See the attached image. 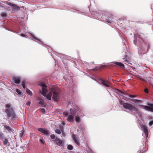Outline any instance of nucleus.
Returning a JSON list of instances; mask_svg holds the SVG:
<instances>
[{"label":"nucleus","instance_id":"38","mask_svg":"<svg viewBox=\"0 0 153 153\" xmlns=\"http://www.w3.org/2000/svg\"><path fill=\"white\" fill-rule=\"evenodd\" d=\"M119 92L120 94H124V93L123 92H122V91H120L119 90H117Z\"/></svg>","mask_w":153,"mask_h":153},{"label":"nucleus","instance_id":"3","mask_svg":"<svg viewBox=\"0 0 153 153\" xmlns=\"http://www.w3.org/2000/svg\"><path fill=\"white\" fill-rule=\"evenodd\" d=\"M60 89L57 88L53 87L52 89V92L53 95L52 98L54 101H58L59 100V94L60 93Z\"/></svg>","mask_w":153,"mask_h":153},{"label":"nucleus","instance_id":"45","mask_svg":"<svg viewBox=\"0 0 153 153\" xmlns=\"http://www.w3.org/2000/svg\"><path fill=\"white\" fill-rule=\"evenodd\" d=\"M142 152L141 150H139L137 152V153H142Z\"/></svg>","mask_w":153,"mask_h":153},{"label":"nucleus","instance_id":"17","mask_svg":"<svg viewBox=\"0 0 153 153\" xmlns=\"http://www.w3.org/2000/svg\"><path fill=\"white\" fill-rule=\"evenodd\" d=\"M75 120L76 123H79L80 122V118L78 115H76L75 117Z\"/></svg>","mask_w":153,"mask_h":153},{"label":"nucleus","instance_id":"24","mask_svg":"<svg viewBox=\"0 0 153 153\" xmlns=\"http://www.w3.org/2000/svg\"><path fill=\"white\" fill-rule=\"evenodd\" d=\"M21 132L19 134V136L20 137H22L23 136L24 133V131H21Z\"/></svg>","mask_w":153,"mask_h":153},{"label":"nucleus","instance_id":"18","mask_svg":"<svg viewBox=\"0 0 153 153\" xmlns=\"http://www.w3.org/2000/svg\"><path fill=\"white\" fill-rule=\"evenodd\" d=\"M149 47L148 46L147 50L146 51L145 50H143L142 51H141L140 50H139V53H140L141 54H144L146 52L148 49H149Z\"/></svg>","mask_w":153,"mask_h":153},{"label":"nucleus","instance_id":"52","mask_svg":"<svg viewBox=\"0 0 153 153\" xmlns=\"http://www.w3.org/2000/svg\"><path fill=\"white\" fill-rule=\"evenodd\" d=\"M124 99L125 100H126V99Z\"/></svg>","mask_w":153,"mask_h":153},{"label":"nucleus","instance_id":"19","mask_svg":"<svg viewBox=\"0 0 153 153\" xmlns=\"http://www.w3.org/2000/svg\"><path fill=\"white\" fill-rule=\"evenodd\" d=\"M39 100H40V101L39 102V104H40L42 106L44 107V106H43L44 105V102L43 100L41 98H39Z\"/></svg>","mask_w":153,"mask_h":153},{"label":"nucleus","instance_id":"21","mask_svg":"<svg viewBox=\"0 0 153 153\" xmlns=\"http://www.w3.org/2000/svg\"><path fill=\"white\" fill-rule=\"evenodd\" d=\"M26 92L27 93L31 96L32 95V92L29 89H27L26 90Z\"/></svg>","mask_w":153,"mask_h":153},{"label":"nucleus","instance_id":"48","mask_svg":"<svg viewBox=\"0 0 153 153\" xmlns=\"http://www.w3.org/2000/svg\"><path fill=\"white\" fill-rule=\"evenodd\" d=\"M152 111L153 112V108H152Z\"/></svg>","mask_w":153,"mask_h":153},{"label":"nucleus","instance_id":"22","mask_svg":"<svg viewBox=\"0 0 153 153\" xmlns=\"http://www.w3.org/2000/svg\"><path fill=\"white\" fill-rule=\"evenodd\" d=\"M67 148L69 150H71L73 149V147L71 145H69L68 146Z\"/></svg>","mask_w":153,"mask_h":153},{"label":"nucleus","instance_id":"27","mask_svg":"<svg viewBox=\"0 0 153 153\" xmlns=\"http://www.w3.org/2000/svg\"><path fill=\"white\" fill-rule=\"evenodd\" d=\"M16 92L19 94H21V93L20 91V90L18 89H16Z\"/></svg>","mask_w":153,"mask_h":153},{"label":"nucleus","instance_id":"9","mask_svg":"<svg viewBox=\"0 0 153 153\" xmlns=\"http://www.w3.org/2000/svg\"><path fill=\"white\" fill-rule=\"evenodd\" d=\"M53 141L56 143L57 145L59 146H61L63 143V142L57 137H56L55 140Z\"/></svg>","mask_w":153,"mask_h":153},{"label":"nucleus","instance_id":"50","mask_svg":"<svg viewBox=\"0 0 153 153\" xmlns=\"http://www.w3.org/2000/svg\"><path fill=\"white\" fill-rule=\"evenodd\" d=\"M102 67H106V66L105 65H103L102 66Z\"/></svg>","mask_w":153,"mask_h":153},{"label":"nucleus","instance_id":"36","mask_svg":"<svg viewBox=\"0 0 153 153\" xmlns=\"http://www.w3.org/2000/svg\"><path fill=\"white\" fill-rule=\"evenodd\" d=\"M147 105L153 107V104H151L149 103H148Z\"/></svg>","mask_w":153,"mask_h":153},{"label":"nucleus","instance_id":"39","mask_svg":"<svg viewBox=\"0 0 153 153\" xmlns=\"http://www.w3.org/2000/svg\"><path fill=\"white\" fill-rule=\"evenodd\" d=\"M135 100L136 101V102H134L135 103H136V102H142V100Z\"/></svg>","mask_w":153,"mask_h":153},{"label":"nucleus","instance_id":"26","mask_svg":"<svg viewBox=\"0 0 153 153\" xmlns=\"http://www.w3.org/2000/svg\"><path fill=\"white\" fill-rule=\"evenodd\" d=\"M22 85L23 88H25V81H23L22 82Z\"/></svg>","mask_w":153,"mask_h":153},{"label":"nucleus","instance_id":"25","mask_svg":"<svg viewBox=\"0 0 153 153\" xmlns=\"http://www.w3.org/2000/svg\"><path fill=\"white\" fill-rule=\"evenodd\" d=\"M55 132L58 134H61V131H60L58 129H56L55 131Z\"/></svg>","mask_w":153,"mask_h":153},{"label":"nucleus","instance_id":"23","mask_svg":"<svg viewBox=\"0 0 153 153\" xmlns=\"http://www.w3.org/2000/svg\"><path fill=\"white\" fill-rule=\"evenodd\" d=\"M39 141L41 143L43 144H44L45 143V142L43 138H42V139H41Z\"/></svg>","mask_w":153,"mask_h":153},{"label":"nucleus","instance_id":"15","mask_svg":"<svg viewBox=\"0 0 153 153\" xmlns=\"http://www.w3.org/2000/svg\"><path fill=\"white\" fill-rule=\"evenodd\" d=\"M142 107H143L144 108V109L145 110H146L148 111H152V108L148 106H144V105H141Z\"/></svg>","mask_w":153,"mask_h":153},{"label":"nucleus","instance_id":"49","mask_svg":"<svg viewBox=\"0 0 153 153\" xmlns=\"http://www.w3.org/2000/svg\"><path fill=\"white\" fill-rule=\"evenodd\" d=\"M125 61H126V62H128V60H127V59H126V60H125Z\"/></svg>","mask_w":153,"mask_h":153},{"label":"nucleus","instance_id":"14","mask_svg":"<svg viewBox=\"0 0 153 153\" xmlns=\"http://www.w3.org/2000/svg\"><path fill=\"white\" fill-rule=\"evenodd\" d=\"M3 126L9 132H10L13 131L12 129L11 128L10 126L6 125H4Z\"/></svg>","mask_w":153,"mask_h":153},{"label":"nucleus","instance_id":"47","mask_svg":"<svg viewBox=\"0 0 153 153\" xmlns=\"http://www.w3.org/2000/svg\"><path fill=\"white\" fill-rule=\"evenodd\" d=\"M136 42H137V41H136L135 39V40L134 41V44L135 45H136Z\"/></svg>","mask_w":153,"mask_h":153},{"label":"nucleus","instance_id":"5","mask_svg":"<svg viewBox=\"0 0 153 153\" xmlns=\"http://www.w3.org/2000/svg\"><path fill=\"white\" fill-rule=\"evenodd\" d=\"M38 130L47 136H49L50 134L49 131L47 129L40 128H38Z\"/></svg>","mask_w":153,"mask_h":153},{"label":"nucleus","instance_id":"12","mask_svg":"<svg viewBox=\"0 0 153 153\" xmlns=\"http://www.w3.org/2000/svg\"><path fill=\"white\" fill-rule=\"evenodd\" d=\"M7 4L11 6L13 9L17 10L20 9V7H19L10 3H8Z\"/></svg>","mask_w":153,"mask_h":153},{"label":"nucleus","instance_id":"30","mask_svg":"<svg viewBox=\"0 0 153 153\" xmlns=\"http://www.w3.org/2000/svg\"><path fill=\"white\" fill-rule=\"evenodd\" d=\"M4 137V134L0 132V138H2Z\"/></svg>","mask_w":153,"mask_h":153},{"label":"nucleus","instance_id":"28","mask_svg":"<svg viewBox=\"0 0 153 153\" xmlns=\"http://www.w3.org/2000/svg\"><path fill=\"white\" fill-rule=\"evenodd\" d=\"M51 137L52 139H54L55 138L56 136L54 134H51Z\"/></svg>","mask_w":153,"mask_h":153},{"label":"nucleus","instance_id":"7","mask_svg":"<svg viewBox=\"0 0 153 153\" xmlns=\"http://www.w3.org/2000/svg\"><path fill=\"white\" fill-rule=\"evenodd\" d=\"M141 128L143 129V131L146 137L148 136V131L147 127L144 125H141L140 126Z\"/></svg>","mask_w":153,"mask_h":153},{"label":"nucleus","instance_id":"37","mask_svg":"<svg viewBox=\"0 0 153 153\" xmlns=\"http://www.w3.org/2000/svg\"><path fill=\"white\" fill-rule=\"evenodd\" d=\"M153 124V121H151L149 123V125L150 126H152Z\"/></svg>","mask_w":153,"mask_h":153},{"label":"nucleus","instance_id":"2","mask_svg":"<svg viewBox=\"0 0 153 153\" xmlns=\"http://www.w3.org/2000/svg\"><path fill=\"white\" fill-rule=\"evenodd\" d=\"M123 107L125 109L131 111H136L138 113L139 111L138 109L136 107V105L133 103H125L123 104Z\"/></svg>","mask_w":153,"mask_h":153},{"label":"nucleus","instance_id":"34","mask_svg":"<svg viewBox=\"0 0 153 153\" xmlns=\"http://www.w3.org/2000/svg\"><path fill=\"white\" fill-rule=\"evenodd\" d=\"M63 114L66 117L68 115V113L67 112H64Z\"/></svg>","mask_w":153,"mask_h":153},{"label":"nucleus","instance_id":"42","mask_svg":"<svg viewBox=\"0 0 153 153\" xmlns=\"http://www.w3.org/2000/svg\"><path fill=\"white\" fill-rule=\"evenodd\" d=\"M98 70V68L97 67H95V68L92 69L93 70L96 71Z\"/></svg>","mask_w":153,"mask_h":153},{"label":"nucleus","instance_id":"40","mask_svg":"<svg viewBox=\"0 0 153 153\" xmlns=\"http://www.w3.org/2000/svg\"><path fill=\"white\" fill-rule=\"evenodd\" d=\"M123 103V102L122 100H120V105H123V103Z\"/></svg>","mask_w":153,"mask_h":153},{"label":"nucleus","instance_id":"31","mask_svg":"<svg viewBox=\"0 0 153 153\" xmlns=\"http://www.w3.org/2000/svg\"><path fill=\"white\" fill-rule=\"evenodd\" d=\"M106 22L108 23H112V22H113V21L112 20H109V19H107L106 21Z\"/></svg>","mask_w":153,"mask_h":153},{"label":"nucleus","instance_id":"20","mask_svg":"<svg viewBox=\"0 0 153 153\" xmlns=\"http://www.w3.org/2000/svg\"><path fill=\"white\" fill-rule=\"evenodd\" d=\"M8 143V140L7 138H5L3 141V143L4 145H6Z\"/></svg>","mask_w":153,"mask_h":153},{"label":"nucleus","instance_id":"51","mask_svg":"<svg viewBox=\"0 0 153 153\" xmlns=\"http://www.w3.org/2000/svg\"><path fill=\"white\" fill-rule=\"evenodd\" d=\"M126 57H127V56H126Z\"/></svg>","mask_w":153,"mask_h":153},{"label":"nucleus","instance_id":"13","mask_svg":"<svg viewBox=\"0 0 153 153\" xmlns=\"http://www.w3.org/2000/svg\"><path fill=\"white\" fill-rule=\"evenodd\" d=\"M52 91L49 92L48 94L46 96L47 99L49 100H51V97L52 95Z\"/></svg>","mask_w":153,"mask_h":153},{"label":"nucleus","instance_id":"44","mask_svg":"<svg viewBox=\"0 0 153 153\" xmlns=\"http://www.w3.org/2000/svg\"><path fill=\"white\" fill-rule=\"evenodd\" d=\"M21 36H22L25 37H26V35L25 34H22V33L21 34Z\"/></svg>","mask_w":153,"mask_h":153},{"label":"nucleus","instance_id":"46","mask_svg":"<svg viewBox=\"0 0 153 153\" xmlns=\"http://www.w3.org/2000/svg\"><path fill=\"white\" fill-rule=\"evenodd\" d=\"M30 102H28L27 103V105H30Z\"/></svg>","mask_w":153,"mask_h":153},{"label":"nucleus","instance_id":"1","mask_svg":"<svg viewBox=\"0 0 153 153\" xmlns=\"http://www.w3.org/2000/svg\"><path fill=\"white\" fill-rule=\"evenodd\" d=\"M5 106L6 108L5 112L7 114V117H11L12 119L16 118V116L11 105L10 104H6Z\"/></svg>","mask_w":153,"mask_h":153},{"label":"nucleus","instance_id":"29","mask_svg":"<svg viewBox=\"0 0 153 153\" xmlns=\"http://www.w3.org/2000/svg\"><path fill=\"white\" fill-rule=\"evenodd\" d=\"M40 111L44 114L45 112V109L44 108H42L40 110Z\"/></svg>","mask_w":153,"mask_h":153},{"label":"nucleus","instance_id":"43","mask_svg":"<svg viewBox=\"0 0 153 153\" xmlns=\"http://www.w3.org/2000/svg\"><path fill=\"white\" fill-rule=\"evenodd\" d=\"M1 16H6V13H3L1 14Z\"/></svg>","mask_w":153,"mask_h":153},{"label":"nucleus","instance_id":"32","mask_svg":"<svg viewBox=\"0 0 153 153\" xmlns=\"http://www.w3.org/2000/svg\"><path fill=\"white\" fill-rule=\"evenodd\" d=\"M31 36L33 37V38L35 39H36V40H37L39 41H40V40L38 39H37V38H36L32 34H31Z\"/></svg>","mask_w":153,"mask_h":153},{"label":"nucleus","instance_id":"16","mask_svg":"<svg viewBox=\"0 0 153 153\" xmlns=\"http://www.w3.org/2000/svg\"><path fill=\"white\" fill-rule=\"evenodd\" d=\"M74 119V117L71 115H69L68 117V120L70 122H73Z\"/></svg>","mask_w":153,"mask_h":153},{"label":"nucleus","instance_id":"35","mask_svg":"<svg viewBox=\"0 0 153 153\" xmlns=\"http://www.w3.org/2000/svg\"><path fill=\"white\" fill-rule=\"evenodd\" d=\"M129 97H136L137 96L136 95H129Z\"/></svg>","mask_w":153,"mask_h":153},{"label":"nucleus","instance_id":"11","mask_svg":"<svg viewBox=\"0 0 153 153\" xmlns=\"http://www.w3.org/2000/svg\"><path fill=\"white\" fill-rule=\"evenodd\" d=\"M112 65L114 66H119L121 67L124 68V65L122 63L118 62H112Z\"/></svg>","mask_w":153,"mask_h":153},{"label":"nucleus","instance_id":"41","mask_svg":"<svg viewBox=\"0 0 153 153\" xmlns=\"http://www.w3.org/2000/svg\"><path fill=\"white\" fill-rule=\"evenodd\" d=\"M144 91L146 93H149L148 89L147 88H145L144 90Z\"/></svg>","mask_w":153,"mask_h":153},{"label":"nucleus","instance_id":"4","mask_svg":"<svg viewBox=\"0 0 153 153\" xmlns=\"http://www.w3.org/2000/svg\"><path fill=\"white\" fill-rule=\"evenodd\" d=\"M39 85L42 87V94L44 96H45L46 94L48 92V91L47 89V86L45 83L42 82H40L38 84Z\"/></svg>","mask_w":153,"mask_h":153},{"label":"nucleus","instance_id":"33","mask_svg":"<svg viewBox=\"0 0 153 153\" xmlns=\"http://www.w3.org/2000/svg\"><path fill=\"white\" fill-rule=\"evenodd\" d=\"M135 36H136V37H139V38H140V36L138 33L136 34L135 35Z\"/></svg>","mask_w":153,"mask_h":153},{"label":"nucleus","instance_id":"8","mask_svg":"<svg viewBox=\"0 0 153 153\" xmlns=\"http://www.w3.org/2000/svg\"><path fill=\"white\" fill-rule=\"evenodd\" d=\"M12 80L16 84H19L21 81V79L18 76H14L12 77Z\"/></svg>","mask_w":153,"mask_h":153},{"label":"nucleus","instance_id":"6","mask_svg":"<svg viewBox=\"0 0 153 153\" xmlns=\"http://www.w3.org/2000/svg\"><path fill=\"white\" fill-rule=\"evenodd\" d=\"M72 138L74 142L77 145H79L80 144L79 141V138L76 135L73 134L72 135Z\"/></svg>","mask_w":153,"mask_h":153},{"label":"nucleus","instance_id":"10","mask_svg":"<svg viewBox=\"0 0 153 153\" xmlns=\"http://www.w3.org/2000/svg\"><path fill=\"white\" fill-rule=\"evenodd\" d=\"M101 83L106 87H109L110 86V83L108 81L105 80H102Z\"/></svg>","mask_w":153,"mask_h":153}]
</instances>
